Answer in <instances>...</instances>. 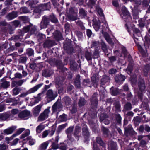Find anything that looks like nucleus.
Masks as SVG:
<instances>
[{"instance_id":"1","label":"nucleus","mask_w":150,"mask_h":150,"mask_svg":"<svg viewBox=\"0 0 150 150\" xmlns=\"http://www.w3.org/2000/svg\"><path fill=\"white\" fill-rule=\"evenodd\" d=\"M46 4H41L35 9L33 15L35 18H38L40 17V13L46 8Z\"/></svg>"},{"instance_id":"2","label":"nucleus","mask_w":150,"mask_h":150,"mask_svg":"<svg viewBox=\"0 0 150 150\" xmlns=\"http://www.w3.org/2000/svg\"><path fill=\"white\" fill-rule=\"evenodd\" d=\"M50 112V111L49 109H45L42 113L40 114L38 117V121L41 122L47 119Z\"/></svg>"},{"instance_id":"3","label":"nucleus","mask_w":150,"mask_h":150,"mask_svg":"<svg viewBox=\"0 0 150 150\" xmlns=\"http://www.w3.org/2000/svg\"><path fill=\"white\" fill-rule=\"evenodd\" d=\"M30 113L28 110H24L20 113L18 115V117L22 119H28L30 115Z\"/></svg>"},{"instance_id":"4","label":"nucleus","mask_w":150,"mask_h":150,"mask_svg":"<svg viewBox=\"0 0 150 150\" xmlns=\"http://www.w3.org/2000/svg\"><path fill=\"white\" fill-rule=\"evenodd\" d=\"M100 120L105 125H108L109 123V121L108 118V116L105 114L100 115Z\"/></svg>"},{"instance_id":"5","label":"nucleus","mask_w":150,"mask_h":150,"mask_svg":"<svg viewBox=\"0 0 150 150\" xmlns=\"http://www.w3.org/2000/svg\"><path fill=\"white\" fill-rule=\"evenodd\" d=\"M48 19L45 17L44 16L40 23V27L41 29L46 28L49 23Z\"/></svg>"},{"instance_id":"6","label":"nucleus","mask_w":150,"mask_h":150,"mask_svg":"<svg viewBox=\"0 0 150 150\" xmlns=\"http://www.w3.org/2000/svg\"><path fill=\"white\" fill-rule=\"evenodd\" d=\"M17 11H13L8 13L6 16V18L8 20H12L18 16Z\"/></svg>"},{"instance_id":"7","label":"nucleus","mask_w":150,"mask_h":150,"mask_svg":"<svg viewBox=\"0 0 150 150\" xmlns=\"http://www.w3.org/2000/svg\"><path fill=\"white\" fill-rule=\"evenodd\" d=\"M125 79V77L124 76L122 75H118L115 76V80L116 83H121V82L124 81Z\"/></svg>"},{"instance_id":"8","label":"nucleus","mask_w":150,"mask_h":150,"mask_svg":"<svg viewBox=\"0 0 150 150\" xmlns=\"http://www.w3.org/2000/svg\"><path fill=\"white\" fill-rule=\"evenodd\" d=\"M122 11L123 16H122L123 18L125 19L126 17L129 18L130 17V15L129 13L127 11V8L125 6H123L122 7Z\"/></svg>"},{"instance_id":"9","label":"nucleus","mask_w":150,"mask_h":150,"mask_svg":"<svg viewBox=\"0 0 150 150\" xmlns=\"http://www.w3.org/2000/svg\"><path fill=\"white\" fill-rule=\"evenodd\" d=\"M62 107V106L59 103L57 102L55 103L52 106V110L53 112L59 111Z\"/></svg>"},{"instance_id":"10","label":"nucleus","mask_w":150,"mask_h":150,"mask_svg":"<svg viewBox=\"0 0 150 150\" xmlns=\"http://www.w3.org/2000/svg\"><path fill=\"white\" fill-rule=\"evenodd\" d=\"M47 98H48L51 100L54 99L57 96L56 93L54 94L52 91L51 90H49L47 92Z\"/></svg>"},{"instance_id":"11","label":"nucleus","mask_w":150,"mask_h":150,"mask_svg":"<svg viewBox=\"0 0 150 150\" xmlns=\"http://www.w3.org/2000/svg\"><path fill=\"white\" fill-rule=\"evenodd\" d=\"M15 127H12L4 130V132L7 134H11L16 128Z\"/></svg>"},{"instance_id":"12","label":"nucleus","mask_w":150,"mask_h":150,"mask_svg":"<svg viewBox=\"0 0 150 150\" xmlns=\"http://www.w3.org/2000/svg\"><path fill=\"white\" fill-rule=\"evenodd\" d=\"M134 32L133 36L136 39H138V37H139L141 35V34L139 30L137 28H134L133 29Z\"/></svg>"},{"instance_id":"13","label":"nucleus","mask_w":150,"mask_h":150,"mask_svg":"<svg viewBox=\"0 0 150 150\" xmlns=\"http://www.w3.org/2000/svg\"><path fill=\"white\" fill-rule=\"evenodd\" d=\"M73 126H71L66 130V133L67 134L69 140H71L70 135L73 132Z\"/></svg>"},{"instance_id":"14","label":"nucleus","mask_w":150,"mask_h":150,"mask_svg":"<svg viewBox=\"0 0 150 150\" xmlns=\"http://www.w3.org/2000/svg\"><path fill=\"white\" fill-rule=\"evenodd\" d=\"M49 144L48 141H47L42 143L40 146V148L41 150H45L46 149Z\"/></svg>"},{"instance_id":"15","label":"nucleus","mask_w":150,"mask_h":150,"mask_svg":"<svg viewBox=\"0 0 150 150\" xmlns=\"http://www.w3.org/2000/svg\"><path fill=\"white\" fill-rule=\"evenodd\" d=\"M45 128L44 125L42 123L40 124L36 128V131L37 133H40Z\"/></svg>"},{"instance_id":"16","label":"nucleus","mask_w":150,"mask_h":150,"mask_svg":"<svg viewBox=\"0 0 150 150\" xmlns=\"http://www.w3.org/2000/svg\"><path fill=\"white\" fill-rule=\"evenodd\" d=\"M103 35L105 38L109 43L111 44L112 43V41L108 33L106 32L104 33Z\"/></svg>"},{"instance_id":"17","label":"nucleus","mask_w":150,"mask_h":150,"mask_svg":"<svg viewBox=\"0 0 150 150\" xmlns=\"http://www.w3.org/2000/svg\"><path fill=\"white\" fill-rule=\"evenodd\" d=\"M42 106L39 105L33 108V112L35 114H38L41 110Z\"/></svg>"},{"instance_id":"18","label":"nucleus","mask_w":150,"mask_h":150,"mask_svg":"<svg viewBox=\"0 0 150 150\" xmlns=\"http://www.w3.org/2000/svg\"><path fill=\"white\" fill-rule=\"evenodd\" d=\"M109 77L105 75L103 76L102 78L101 79V81L103 83H105L107 82H109Z\"/></svg>"},{"instance_id":"19","label":"nucleus","mask_w":150,"mask_h":150,"mask_svg":"<svg viewBox=\"0 0 150 150\" xmlns=\"http://www.w3.org/2000/svg\"><path fill=\"white\" fill-rule=\"evenodd\" d=\"M108 148L109 150H117L116 143L111 142L109 144Z\"/></svg>"},{"instance_id":"20","label":"nucleus","mask_w":150,"mask_h":150,"mask_svg":"<svg viewBox=\"0 0 150 150\" xmlns=\"http://www.w3.org/2000/svg\"><path fill=\"white\" fill-rule=\"evenodd\" d=\"M64 101L67 105H69L71 103V100L68 97H65L64 98Z\"/></svg>"},{"instance_id":"21","label":"nucleus","mask_w":150,"mask_h":150,"mask_svg":"<svg viewBox=\"0 0 150 150\" xmlns=\"http://www.w3.org/2000/svg\"><path fill=\"white\" fill-rule=\"evenodd\" d=\"M9 117L7 114H0V120L4 121Z\"/></svg>"},{"instance_id":"22","label":"nucleus","mask_w":150,"mask_h":150,"mask_svg":"<svg viewBox=\"0 0 150 150\" xmlns=\"http://www.w3.org/2000/svg\"><path fill=\"white\" fill-rule=\"evenodd\" d=\"M55 34H56V35H55V39L57 40H61L62 38V35L61 33L58 31H56Z\"/></svg>"},{"instance_id":"23","label":"nucleus","mask_w":150,"mask_h":150,"mask_svg":"<svg viewBox=\"0 0 150 150\" xmlns=\"http://www.w3.org/2000/svg\"><path fill=\"white\" fill-rule=\"evenodd\" d=\"M27 140L29 141L28 143L30 145H33L35 143V140L32 138L30 137H28L27 138Z\"/></svg>"},{"instance_id":"24","label":"nucleus","mask_w":150,"mask_h":150,"mask_svg":"<svg viewBox=\"0 0 150 150\" xmlns=\"http://www.w3.org/2000/svg\"><path fill=\"white\" fill-rule=\"evenodd\" d=\"M80 16L82 18H84L86 15L85 11L83 8L81 9L79 11Z\"/></svg>"},{"instance_id":"25","label":"nucleus","mask_w":150,"mask_h":150,"mask_svg":"<svg viewBox=\"0 0 150 150\" xmlns=\"http://www.w3.org/2000/svg\"><path fill=\"white\" fill-rule=\"evenodd\" d=\"M41 85H36L34 87L30 89L29 91V93H33L36 91L40 87Z\"/></svg>"},{"instance_id":"26","label":"nucleus","mask_w":150,"mask_h":150,"mask_svg":"<svg viewBox=\"0 0 150 150\" xmlns=\"http://www.w3.org/2000/svg\"><path fill=\"white\" fill-rule=\"evenodd\" d=\"M97 0H89L88 4L89 6L92 8L95 4Z\"/></svg>"},{"instance_id":"27","label":"nucleus","mask_w":150,"mask_h":150,"mask_svg":"<svg viewBox=\"0 0 150 150\" xmlns=\"http://www.w3.org/2000/svg\"><path fill=\"white\" fill-rule=\"evenodd\" d=\"M20 12L21 13H28L30 11L26 7H23L20 9Z\"/></svg>"},{"instance_id":"28","label":"nucleus","mask_w":150,"mask_h":150,"mask_svg":"<svg viewBox=\"0 0 150 150\" xmlns=\"http://www.w3.org/2000/svg\"><path fill=\"white\" fill-rule=\"evenodd\" d=\"M25 130V129L23 128H20L18 129L16 133V134H13L12 136L13 137H15L16 135H18L21 134L23 131H24Z\"/></svg>"},{"instance_id":"29","label":"nucleus","mask_w":150,"mask_h":150,"mask_svg":"<svg viewBox=\"0 0 150 150\" xmlns=\"http://www.w3.org/2000/svg\"><path fill=\"white\" fill-rule=\"evenodd\" d=\"M69 19L71 21H74L77 20L78 18L76 14L71 15L68 16Z\"/></svg>"},{"instance_id":"30","label":"nucleus","mask_w":150,"mask_h":150,"mask_svg":"<svg viewBox=\"0 0 150 150\" xmlns=\"http://www.w3.org/2000/svg\"><path fill=\"white\" fill-rule=\"evenodd\" d=\"M50 19L52 22L54 23H57L58 22L57 19L56 18L55 16L53 15L50 16Z\"/></svg>"},{"instance_id":"31","label":"nucleus","mask_w":150,"mask_h":150,"mask_svg":"<svg viewBox=\"0 0 150 150\" xmlns=\"http://www.w3.org/2000/svg\"><path fill=\"white\" fill-rule=\"evenodd\" d=\"M27 59L25 57H21L18 59L19 63H24L26 61Z\"/></svg>"},{"instance_id":"32","label":"nucleus","mask_w":150,"mask_h":150,"mask_svg":"<svg viewBox=\"0 0 150 150\" xmlns=\"http://www.w3.org/2000/svg\"><path fill=\"white\" fill-rule=\"evenodd\" d=\"M101 45L102 49L103 51L105 52H106L107 48L105 43L102 41L101 43Z\"/></svg>"},{"instance_id":"33","label":"nucleus","mask_w":150,"mask_h":150,"mask_svg":"<svg viewBox=\"0 0 150 150\" xmlns=\"http://www.w3.org/2000/svg\"><path fill=\"white\" fill-rule=\"evenodd\" d=\"M96 142L98 143L103 146H105V144L102 141L100 137H98L97 138Z\"/></svg>"},{"instance_id":"34","label":"nucleus","mask_w":150,"mask_h":150,"mask_svg":"<svg viewBox=\"0 0 150 150\" xmlns=\"http://www.w3.org/2000/svg\"><path fill=\"white\" fill-rule=\"evenodd\" d=\"M132 66L130 65H129L128 66L127 68L125 69V71L127 72L129 74H130L132 72Z\"/></svg>"},{"instance_id":"35","label":"nucleus","mask_w":150,"mask_h":150,"mask_svg":"<svg viewBox=\"0 0 150 150\" xmlns=\"http://www.w3.org/2000/svg\"><path fill=\"white\" fill-rule=\"evenodd\" d=\"M85 57L88 61L91 59L92 57L91 54L88 52H86L85 53Z\"/></svg>"},{"instance_id":"36","label":"nucleus","mask_w":150,"mask_h":150,"mask_svg":"<svg viewBox=\"0 0 150 150\" xmlns=\"http://www.w3.org/2000/svg\"><path fill=\"white\" fill-rule=\"evenodd\" d=\"M52 46L51 41L50 40H47L44 44L45 47H49Z\"/></svg>"},{"instance_id":"37","label":"nucleus","mask_w":150,"mask_h":150,"mask_svg":"<svg viewBox=\"0 0 150 150\" xmlns=\"http://www.w3.org/2000/svg\"><path fill=\"white\" fill-rule=\"evenodd\" d=\"M27 54L29 56H32L34 54V51L31 48H28L27 50Z\"/></svg>"},{"instance_id":"38","label":"nucleus","mask_w":150,"mask_h":150,"mask_svg":"<svg viewBox=\"0 0 150 150\" xmlns=\"http://www.w3.org/2000/svg\"><path fill=\"white\" fill-rule=\"evenodd\" d=\"M85 103L84 99L81 98L79 100V107H81L83 106Z\"/></svg>"},{"instance_id":"39","label":"nucleus","mask_w":150,"mask_h":150,"mask_svg":"<svg viewBox=\"0 0 150 150\" xmlns=\"http://www.w3.org/2000/svg\"><path fill=\"white\" fill-rule=\"evenodd\" d=\"M149 69V67L148 66L145 67L143 70L144 74L145 76L148 75V71Z\"/></svg>"},{"instance_id":"40","label":"nucleus","mask_w":150,"mask_h":150,"mask_svg":"<svg viewBox=\"0 0 150 150\" xmlns=\"http://www.w3.org/2000/svg\"><path fill=\"white\" fill-rule=\"evenodd\" d=\"M30 134V131L29 129H27L26 130V132L23 134L21 136V138H24L26 137L29 135Z\"/></svg>"},{"instance_id":"41","label":"nucleus","mask_w":150,"mask_h":150,"mask_svg":"<svg viewBox=\"0 0 150 150\" xmlns=\"http://www.w3.org/2000/svg\"><path fill=\"white\" fill-rule=\"evenodd\" d=\"M1 84H9L10 82L6 80L5 78H3L1 80Z\"/></svg>"},{"instance_id":"42","label":"nucleus","mask_w":150,"mask_h":150,"mask_svg":"<svg viewBox=\"0 0 150 150\" xmlns=\"http://www.w3.org/2000/svg\"><path fill=\"white\" fill-rule=\"evenodd\" d=\"M100 23H95L93 24V27L96 31H98L100 28Z\"/></svg>"},{"instance_id":"43","label":"nucleus","mask_w":150,"mask_h":150,"mask_svg":"<svg viewBox=\"0 0 150 150\" xmlns=\"http://www.w3.org/2000/svg\"><path fill=\"white\" fill-rule=\"evenodd\" d=\"M150 2V0H143L142 1V5L144 6H148L149 3Z\"/></svg>"},{"instance_id":"44","label":"nucleus","mask_w":150,"mask_h":150,"mask_svg":"<svg viewBox=\"0 0 150 150\" xmlns=\"http://www.w3.org/2000/svg\"><path fill=\"white\" fill-rule=\"evenodd\" d=\"M117 71V70L115 68H112L110 69L109 71V73L110 74H114Z\"/></svg>"},{"instance_id":"45","label":"nucleus","mask_w":150,"mask_h":150,"mask_svg":"<svg viewBox=\"0 0 150 150\" xmlns=\"http://www.w3.org/2000/svg\"><path fill=\"white\" fill-rule=\"evenodd\" d=\"M7 148V146L4 143L0 144V150H5Z\"/></svg>"},{"instance_id":"46","label":"nucleus","mask_w":150,"mask_h":150,"mask_svg":"<svg viewBox=\"0 0 150 150\" xmlns=\"http://www.w3.org/2000/svg\"><path fill=\"white\" fill-rule=\"evenodd\" d=\"M83 134L84 135L88 137L89 135V133L87 128L83 129H82Z\"/></svg>"},{"instance_id":"47","label":"nucleus","mask_w":150,"mask_h":150,"mask_svg":"<svg viewBox=\"0 0 150 150\" xmlns=\"http://www.w3.org/2000/svg\"><path fill=\"white\" fill-rule=\"evenodd\" d=\"M116 119L117 122L120 124L121 121V118L119 114H117L116 115Z\"/></svg>"},{"instance_id":"48","label":"nucleus","mask_w":150,"mask_h":150,"mask_svg":"<svg viewBox=\"0 0 150 150\" xmlns=\"http://www.w3.org/2000/svg\"><path fill=\"white\" fill-rule=\"evenodd\" d=\"M102 130L104 135L107 136L108 133V129L103 127H102Z\"/></svg>"},{"instance_id":"49","label":"nucleus","mask_w":150,"mask_h":150,"mask_svg":"<svg viewBox=\"0 0 150 150\" xmlns=\"http://www.w3.org/2000/svg\"><path fill=\"white\" fill-rule=\"evenodd\" d=\"M49 133V130L44 131L42 134V138L46 137L48 135Z\"/></svg>"},{"instance_id":"50","label":"nucleus","mask_w":150,"mask_h":150,"mask_svg":"<svg viewBox=\"0 0 150 150\" xmlns=\"http://www.w3.org/2000/svg\"><path fill=\"white\" fill-rule=\"evenodd\" d=\"M80 76L79 75L76 76L75 80V83L76 84H79L80 83Z\"/></svg>"},{"instance_id":"51","label":"nucleus","mask_w":150,"mask_h":150,"mask_svg":"<svg viewBox=\"0 0 150 150\" xmlns=\"http://www.w3.org/2000/svg\"><path fill=\"white\" fill-rule=\"evenodd\" d=\"M76 23L77 24H78L83 29H85V27L83 25V23L80 21H78L76 22Z\"/></svg>"},{"instance_id":"52","label":"nucleus","mask_w":150,"mask_h":150,"mask_svg":"<svg viewBox=\"0 0 150 150\" xmlns=\"http://www.w3.org/2000/svg\"><path fill=\"white\" fill-rule=\"evenodd\" d=\"M20 90L17 88H15L13 90V95H16L18 94Z\"/></svg>"},{"instance_id":"53","label":"nucleus","mask_w":150,"mask_h":150,"mask_svg":"<svg viewBox=\"0 0 150 150\" xmlns=\"http://www.w3.org/2000/svg\"><path fill=\"white\" fill-rule=\"evenodd\" d=\"M14 78L21 79L22 77V74L19 73H17L15 74H14Z\"/></svg>"},{"instance_id":"54","label":"nucleus","mask_w":150,"mask_h":150,"mask_svg":"<svg viewBox=\"0 0 150 150\" xmlns=\"http://www.w3.org/2000/svg\"><path fill=\"white\" fill-rule=\"evenodd\" d=\"M99 51L98 50H95V52L94 53V58H97L99 56Z\"/></svg>"},{"instance_id":"55","label":"nucleus","mask_w":150,"mask_h":150,"mask_svg":"<svg viewBox=\"0 0 150 150\" xmlns=\"http://www.w3.org/2000/svg\"><path fill=\"white\" fill-rule=\"evenodd\" d=\"M125 108L127 110L130 109L131 108V105L130 103H127L125 106Z\"/></svg>"},{"instance_id":"56","label":"nucleus","mask_w":150,"mask_h":150,"mask_svg":"<svg viewBox=\"0 0 150 150\" xmlns=\"http://www.w3.org/2000/svg\"><path fill=\"white\" fill-rule=\"evenodd\" d=\"M97 10L100 16H103V11L102 9L100 8H97Z\"/></svg>"},{"instance_id":"57","label":"nucleus","mask_w":150,"mask_h":150,"mask_svg":"<svg viewBox=\"0 0 150 150\" xmlns=\"http://www.w3.org/2000/svg\"><path fill=\"white\" fill-rule=\"evenodd\" d=\"M52 146L53 149H56L58 148V145L57 144H56L54 143H53L52 145Z\"/></svg>"},{"instance_id":"58","label":"nucleus","mask_w":150,"mask_h":150,"mask_svg":"<svg viewBox=\"0 0 150 150\" xmlns=\"http://www.w3.org/2000/svg\"><path fill=\"white\" fill-rule=\"evenodd\" d=\"M86 33L87 36L88 37H90L92 34V32L90 30L87 29L86 30Z\"/></svg>"},{"instance_id":"59","label":"nucleus","mask_w":150,"mask_h":150,"mask_svg":"<svg viewBox=\"0 0 150 150\" xmlns=\"http://www.w3.org/2000/svg\"><path fill=\"white\" fill-rule=\"evenodd\" d=\"M122 53L124 54V57H126L127 54V52L125 48L123 47L122 49Z\"/></svg>"},{"instance_id":"60","label":"nucleus","mask_w":150,"mask_h":150,"mask_svg":"<svg viewBox=\"0 0 150 150\" xmlns=\"http://www.w3.org/2000/svg\"><path fill=\"white\" fill-rule=\"evenodd\" d=\"M30 29V26H28L25 27L23 28V31L25 33L28 32Z\"/></svg>"},{"instance_id":"61","label":"nucleus","mask_w":150,"mask_h":150,"mask_svg":"<svg viewBox=\"0 0 150 150\" xmlns=\"http://www.w3.org/2000/svg\"><path fill=\"white\" fill-rule=\"evenodd\" d=\"M36 66V64L35 63H31L30 64V68L33 69H35Z\"/></svg>"},{"instance_id":"62","label":"nucleus","mask_w":150,"mask_h":150,"mask_svg":"<svg viewBox=\"0 0 150 150\" xmlns=\"http://www.w3.org/2000/svg\"><path fill=\"white\" fill-rule=\"evenodd\" d=\"M40 98L38 97L37 98H35L34 99H33V100L34 101V103H38L39 101L40 100Z\"/></svg>"},{"instance_id":"63","label":"nucleus","mask_w":150,"mask_h":150,"mask_svg":"<svg viewBox=\"0 0 150 150\" xmlns=\"http://www.w3.org/2000/svg\"><path fill=\"white\" fill-rule=\"evenodd\" d=\"M109 59L111 62H113L116 60V57L114 56H112L109 57Z\"/></svg>"},{"instance_id":"64","label":"nucleus","mask_w":150,"mask_h":150,"mask_svg":"<svg viewBox=\"0 0 150 150\" xmlns=\"http://www.w3.org/2000/svg\"><path fill=\"white\" fill-rule=\"evenodd\" d=\"M11 112L13 115L16 114L18 112V110L17 109H13L11 110Z\"/></svg>"}]
</instances>
